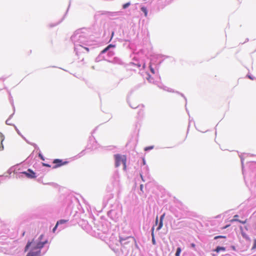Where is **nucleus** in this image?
<instances>
[{
	"instance_id": "7ed1b4c3",
	"label": "nucleus",
	"mask_w": 256,
	"mask_h": 256,
	"mask_svg": "<svg viewBox=\"0 0 256 256\" xmlns=\"http://www.w3.org/2000/svg\"><path fill=\"white\" fill-rule=\"evenodd\" d=\"M53 163L56 164L54 166V168H56L58 167H60V166H62L64 164H66L68 163L67 162H62V160L60 159H55L53 161Z\"/></svg>"
},
{
	"instance_id": "9d476101",
	"label": "nucleus",
	"mask_w": 256,
	"mask_h": 256,
	"mask_svg": "<svg viewBox=\"0 0 256 256\" xmlns=\"http://www.w3.org/2000/svg\"><path fill=\"white\" fill-rule=\"evenodd\" d=\"M141 10L144 14V16L146 17L148 16V10L146 7L142 6L141 8Z\"/></svg>"
},
{
	"instance_id": "5701e85b",
	"label": "nucleus",
	"mask_w": 256,
	"mask_h": 256,
	"mask_svg": "<svg viewBox=\"0 0 256 256\" xmlns=\"http://www.w3.org/2000/svg\"><path fill=\"white\" fill-rule=\"evenodd\" d=\"M58 225H57V224H56V225L54 227V228H53L52 230V231L53 232H54L56 230V229L57 228V226H58Z\"/></svg>"
},
{
	"instance_id": "393cba45",
	"label": "nucleus",
	"mask_w": 256,
	"mask_h": 256,
	"mask_svg": "<svg viewBox=\"0 0 256 256\" xmlns=\"http://www.w3.org/2000/svg\"><path fill=\"white\" fill-rule=\"evenodd\" d=\"M140 190H142V188H143V186L142 184H141L140 186Z\"/></svg>"
},
{
	"instance_id": "f8f14e48",
	"label": "nucleus",
	"mask_w": 256,
	"mask_h": 256,
	"mask_svg": "<svg viewBox=\"0 0 256 256\" xmlns=\"http://www.w3.org/2000/svg\"><path fill=\"white\" fill-rule=\"evenodd\" d=\"M130 2H128L126 4H124L123 6H122V8L124 9H126V8H127L128 6H130Z\"/></svg>"
},
{
	"instance_id": "6ab92c4d",
	"label": "nucleus",
	"mask_w": 256,
	"mask_h": 256,
	"mask_svg": "<svg viewBox=\"0 0 256 256\" xmlns=\"http://www.w3.org/2000/svg\"><path fill=\"white\" fill-rule=\"evenodd\" d=\"M256 248V239L254 240V246H252V248Z\"/></svg>"
},
{
	"instance_id": "4468645a",
	"label": "nucleus",
	"mask_w": 256,
	"mask_h": 256,
	"mask_svg": "<svg viewBox=\"0 0 256 256\" xmlns=\"http://www.w3.org/2000/svg\"><path fill=\"white\" fill-rule=\"evenodd\" d=\"M154 148V146H148V147H146L144 148V150L146 151H147L148 150H152Z\"/></svg>"
},
{
	"instance_id": "ddd939ff",
	"label": "nucleus",
	"mask_w": 256,
	"mask_h": 256,
	"mask_svg": "<svg viewBox=\"0 0 256 256\" xmlns=\"http://www.w3.org/2000/svg\"><path fill=\"white\" fill-rule=\"evenodd\" d=\"M238 217V215L234 216V218L232 220H230V222H235V221L238 222V220H239L237 218Z\"/></svg>"
},
{
	"instance_id": "6e6552de",
	"label": "nucleus",
	"mask_w": 256,
	"mask_h": 256,
	"mask_svg": "<svg viewBox=\"0 0 256 256\" xmlns=\"http://www.w3.org/2000/svg\"><path fill=\"white\" fill-rule=\"evenodd\" d=\"M225 250L226 248L224 247L218 246L215 250V251L217 252H219L221 250L224 251Z\"/></svg>"
},
{
	"instance_id": "2eb2a0df",
	"label": "nucleus",
	"mask_w": 256,
	"mask_h": 256,
	"mask_svg": "<svg viewBox=\"0 0 256 256\" xmlns=\"http://www.w3.org/2000/svg\"><path fill=\"white\" fill-rule=\"evenodd\" d=\"M219 238H226V236H215L214 238L215 240H216V239Z\"/></svg>"
},
{
	"instance_id": "412c9836",
	"label": "nucleus",
	"mask_w": 256,
	"mask_h": 256,
	"mask_svg": "<svg viewBox=\"0 0 256 256\" xmlns=\"http://www.w3.org/2000/svg\"><path fill=\"white\" fill-rule=\"evenodd\" d=\"M238 222H240V223H242V224H246V220H245L244 221H242V220H238Z\"/></svg>"
},
{
	"instance_id": "39448f33",
	"label": "nucleus",
	"mask_w": 256,
	"mask_h": 256,
	"mask_svg": "<svg viewBox=\"0 0 256 256\" xmlns=\"http://www.w3.org/2000/svg\"><path fill=\"white\" fill-rule=\"evenodd\" d=\"M164 216H165V214H164L161 216H160V224H159V225L158 226V227L157 228H156V230H160L162 226H163V224H162V220L163 218H164Z\"/></svg>"
},
{
	"instance_id": "a878e982",
	"label": "nucleus",
	"mask_w": 256,
	"mask_h": 256,
	"mask_svg": "<svg viewBox=\"0 0 256 256\" xmlns=\"http://www.w3.org/2000/svg\"><path fill=\"white\" fill-rule=\"evenodd\" d=\"M158 222V217H157L156 218V224H157Z\"/></svg>"
},
{
	"instance_id": "4be33fe9",
	"label": "nucleus",
	"mask_w": 256,
	"mask_h": 256,
	"mask_svg": "<svg viewBox=\"0 0 256 256\" xmlns=\"http://www.w3.org/2000/svg\"><path fill=\"white\" fill-rule=\"evenodd\" d=\"M42 165L44 166H46V167H50V166L48 164H45V163H42Z\"/></svg>"
},
{
	"instance_id": "aec40b11",
	"label": "nucleus",
	"mask_w": 256,
	"mask_h": 256,
	"mask_svg": "<svg viewBox=\"0 0 256 256\" xmlns=\"http://www.w3.org/2000/svg\"><path fill=\"white\" fill-rule=\"evenodd\" d=\"M38 156L41 158V160H44V156H42V155L41 154H39Z\"/></svg>"
},
{
	"instance_id": "b1692460",
	"label": "nucleus",
	"mask_w": 256,
	"mask_h": 256,
	"mask_svg": "<svg viewBox=\"0 0 256 256\" xmlns=\"http://www.w3.org/2000/svg\"><path fill=\"white\" fill-rule=\"evenodd\" d=\"M108 47V48H112V47H114V46L110 44H109Z\"/></svg>"
},
{
	"instance_id": "423d86ee",
	"label": "nucleus",
	"mask_w": 256,
	"mask_h": 256,
	"mask_svg": "<svg viewBox=\"0 0 256 256\" xmlns=\"http://www.w3.org/2000/svg\"><path fill=\"white\" fill-rule=\"evenodd\" d=\"M4 140V136H1V140H0V151L4 150V146L2 144Z\"/></svg>"
},
{
	"instance_id": "f257e3e1",
	"label": "nucleus",
	"mask_w": 256,
	"mask_h": 256,
	"mask_svg": "<svg viewBox=\"0 0 256 256\" xmlns=\"http://www.w3.org/2000/svg\"><path fill=\"white\" fill-rule=\"evenodd\" d=\"M45 242H35L34 240L32 242H28L26 246V250L30 248V252L26 256H40V248H42Z\"/></svg>"
},
{
	"instance_id": "a211bd4d",
	"label": "nucleus",
	"mask_w": 256,
	"mask_h": 256,
	"mask_svg": "<svg viewBox=\"0 0 256 256\" xmlns=\"http://www.w3.org/2000/svg\"><path fill=\"white\" fill-rule=\"evenodd\" d=\"M180 248H177V256H179V254H180Z\"/></svg>"
},
{
	"instance_id": "f03ea898",
	"label": "nucleus",
	"mask_w": 256,
	"mask_h": 256,
	"mask_svg": "<svg viewBox=\"0 0 256 256\" xmlns=\"http://www.w3.org/2000/svg\"><path fill=\"white\" fill-rule=\"evenodd\" d=\"M115 159V166L116 167L119 166L121 164H123L124 166V170H126V157L125 155H120L119 154H116L114 156Z\"/></svg>"
},
{
	"instance_id": "dca6fc26",
	"label": "nucleus",
	"mask_w": 256,
	"mask_h": 256,
	"mask_svg": "<svg viewBox=\"0 0 256 256\" xmlns=\"http://www.w3.org/2000/svg\"><path fill=\"white\" fill-rule=\"evenodd\" d=\"M110 48H108V47H106L104 50H102V53L104 54V53H105Z\"/></svg>"
},
{
	"instance_id": "bb28decb",
	"label": "nucleus",
	"mask_w": 256,
	"mask_h": 256,
	"mask_svg": "<svg viewBox=\"0 0 256 256\" xmlns=\"http://www.w3.org/2000/svg\"><path fill=\"white\" fill-rule=\"evenodd\" d=\"M192 247H194L195 245H194V244H192Z\"/></svg>"
},
{
	"instance_id": "20e7f679",
	"label": "nucleus",
	"mask_w": 256,
	"mask_h": 256,
	"mask_svg": "<svg viewBox=\"0 0 256 256\" xmlns=\"http://www.w3.org/2000/svg\"><path fill=\"white\" fill-rule=\"evenodd\" d=\"M26 176L30 178H36V175L35 172H34L32 170L28 169L27 172H22Z\"/></svg>"
},
{
	"instance_id": "1a4fd4ad",
	"label": "nucleus",
	"mask_w": 256,
	"mask_h": 256,
	"mask_svg": "<svg viewBox=\"0 0 256 256\" xmlns=\"http://www.w3.org/2000/svg\"><path fill=\"white\" fill-rule=\"evenodd\" d=\"M154 226H153L152 228V243L153 244H156V241H155V239H154Z\"/></svg>"
},
{
	"instance_id": "0eeeda50",
	"label": "nucleus",
	"mask_w": 256,
	"mask_h": 256,
	"mask_svg": "<svg viewBox=\"0 0 256 256\" xmlns=\"http://www.w3.org/2000/svg\"><path fill=\"white\" fill-rule=\"evenodd\" d=\"M154 60H152L150 62V66H149V67H150V72L153 74H154L155 73V72H154V68L152 67V64H154V63H153L152 62Z\"/></svg>"
},
{
	"instance_id": "f3484780",
	"label": "nucleus",
	"mask_w": 256,
	"mask_h": 256,
	"mask_svg": "<svg viewBox=\"0 0 256 256\" xmlns=\"http://www.w3.org/2000/svg\"><path fill=\"white\" fill-rule=\"evenodd\" d=\"M79 46L80 47H82V48H84V49H85L86 50L87 52H89V48H88L82 46L81 45H80Z\"/></svg>"
},
{
	"instance_id": "9b49d317",
	"label": "nucleus",
	"mask_w": 256,
	"mask_h": 256,
	"mask_svg": "<svg viewBox=\"0 0 256 256\" xmlns=\"http://www.w3.org/2000/svg\"><path fill=\"white\" fill-rule=\"evenodd\" d=\"M68 222V220H60L57 222V225L60 224H63L64 223H66Z\"/></svg>"
},
{
	"instance_id": "cd10ccee",
	"label": "nucleus",
	"mask_w": 256,
	"mask_h": 256,
	"mask_svg": "<svg viewBox=\"0 0 256 256\" xmlns=\"http://www.w3.org/2000/svg\"><path fill=\"white\" fill-rule=\"evenodd\" d=\"M249 78L252 79V76H248Z\"/></svg>"
}]
</instances>
